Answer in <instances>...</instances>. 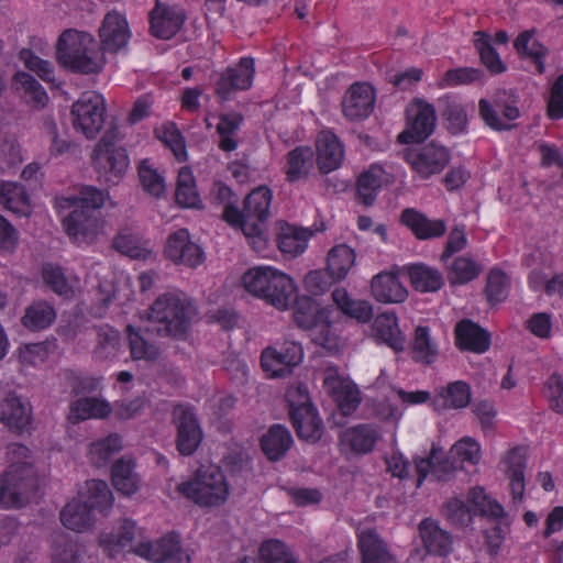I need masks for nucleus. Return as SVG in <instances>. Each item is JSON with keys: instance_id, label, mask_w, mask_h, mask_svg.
Segmentation results:
<instances>
[{"instance_id": "1", "label": "nucleus", "mask_w": 563, "mask_h": 563, "mask_svg": "<svg viewBox=\"0 0 563 563\" xmlns=\"http://www.w3.org/2000/svg\"><path fill=\"white\" fill-rule=\"evenodd\" d=\"M242 283L250 294L278 310H287L294 303L296 325L310 331L314 343L331 346L334 340L330 311L309 296H298V288L290 276L271 266H257L244 273Z\"/></svg>"}, {"instance_id": "2", "label": "nucleus", "mask_w": 563, "mask_h": 563, "mask_svg": "<svg viewBox=\"0 0 563 563\" xmlns=\"http://www.w3.org/2000/svg\"><path fill=\"white\" fill-rule=\"evenodd\" d=\"M107 197V191L86 185L80 188L77 196L63 197L58 200L60 208L71 209L63 219V227L70 240L84 242L98 233V210L103 207Z\"/></svg>"}, {"instance_id": "3", "label": "nucleus", "mask_w": 563, "mask_h": 563, "mask_svg": "<svg viewBox=\"0 0 563 563\" xmlns=\"http://www.w3.org/2000/svg\"><path fill=\"white\" fill-rule=\"evenodd\" d=\"M197 309L184 292H166L158 296L147 311V319L158 335L186 339Z\"/></svg>"}, {"instance_id": "4", "label": "nucleus", "mask_w": 563, "mask_h": 563, "mask_svg": "<svg viewBox=\"0 0 563 563\" xmlns=\"http://www.w3.org/2000/svg\"><path fill=\"white\" fill-rule=\"evenodd\" d=\"M56 59L76 74H98L103 68L102 54L97 41L87 32L66 30L58 37Z\"/></svg>"}, {"instance_id": "5", "label": "nucleus", "mask_w": 563, "mask_h": 563, "mask_svg": "<svg viewBox=\"0 0 563 563\" xmlns=\"http://www.w3.org/2000/svg\"><path fill=\"white\" fill-rule=\"evenodd\" d=\"M177 492L202 508H214L227 501L230 486L221 467L208 464L200 465L190 479L179 483Z\"/></svg>"}, {"instance_id": "6", "label": "nucleus", "mask_w": 563, "mask_h": 563, "mask_svg": "<svg viewBox=\"0 0 563 563\" xmlns=\"http://www.w3.org/2000/svg\"><path fill=\"white\" fill-rule=\"evenodd\" d=\"M467 500L481 516L495 522L492 528L485 530V541L489 555L496 556L509 531V523L503 505L492 499L482 486L472 487L467 493Z\"/></svg>"}, {"instance_id": "7", "label": "nucleus", "mask_w": 563, "mask_h": 563, "mask_svg": "<svg viewBox=\"0 0 563 563\" xmlns=\"http://www.w3.org/2000/svg\"><path fill=\"white\" fill-rule=\"evenodd\" d=\"M286 398L290 421L298 438L309 442L319 441L323 432L322 420L310 401L307 388L299 386L295 390H288Z\"/></svg>"}, {"instance_id": "8", "label": "nucleus", "mask_w": 563, "mask_h": 563, "mask_svg": "<svg viewBox=\"0 0 563 563\" xmlns=\"http://www.w3.org/2000/svg\"><path fill=\"white\" fill-rule=\"evenodd\" d=\"M91 161L98 178L108 185H118L130 167L126 150L106 136L96 144Z\"/></svg>"}, {"instance_id": "9", "label": "nucleus", "mask_w": 563, "mask_h": 563, "mask_svg": "<svg viewBox=\"0 0 563 563\" xmlns=\"http://www.w3.org/2000/svg\"><path fill=\"white\" fill-rule=\"evenodd\" d=\"M255 74V59L251 56L241 57L238 63L219 73L214 82V95L222 102L233 100L236 93L252 88Z\"/></svg>"}, {"instance_id": "10", "label": "nucleus", "mask_w": 563, "mask_h": 563, "mask_svg": "<svg viewBox=\"0 0 563 563\" xmlns=\"http://www.w3.org/2000/svg\"><path fill=\"white\" fill-rule=\"evenodd\" d=\"M103 97L96 91H85L71 106L73 125L87 139H95L104 123Z\"/></svg>"}, {"instance_id": "11", "label": "nucleus", "mask_w": 563, "mask_h": 563, "mask_svg": "<svg viewBox=\"0 0 563 563\" xmlns=\"http://www.w3.org/2000/svg\"><path fill=\"white\" fill-rule=\"evenodd\" d=\"M302 360L303 349L301 344L286 340L262 351L261 366L267 377L280 378L292 374Z\"/></svg>"}, {"instance_id": "12", "label": "nucleus", "mask_w": 563, "mask_h": 563, "mask_svg": "<svg viewBox=\"0 0 563 563\" xmlns=\"http://www.w3.org/2000/svg\"><path fill=\"white\" fill-rule=\"evenodd\" d=\"M406 129L397 140L401 144L421 143L434 131L437 114L433 104L423 99H416L406 111Z\"/></svg>"}, {"instance_id": "13", "label": "nucleus", "mask_w": 563, "mask_h": 563, "mask_svg": "<svg viewBox=\"0 0 563 563\" xmlns=\"http://www.w3.org/2000/svg\"><path fill=\"white\" fill-rule=\"evenodd\" d=\"M450 159L451 154L448 147L435 142L427 143L406 155L412 172L422 180L440 174Z\"/></svg>"}, {"instance_id": "14", "label": "nucleus", "mask_w": 563, "mask_h": 563, "mask_svg": "<svg viewBox=\"0 0 563 563\" xmlns=\"http://www.w3.org/2000/svg\"><path fill=\"white\" fill-rule=\"evenodd\" d=\"M186 20L187 13L181 5L156 0L148 12L150 33L159 40H170L179 33Z\"/></svg>"}, {"instance_id": "15", "label": "nucleus", "mask_w": 563, "mask_h": 563, "mask_svg": "<svg viewBox=\"0 0 563 563\" xmlns=\"http://www.w3.org/2000/svg\"><path fill=\"white\" fill-rule=\"evenodd\" d=\"M133 552L154 563H190V558L181 548L180 538L170 532L155 542H140Z\"/></svg>"}, {"instance_id": "16", "label": "nucleus", "mask_w": 563, "mask_h": 563, "mask_svg": "<svg viewBox=\"0 0 563 563\" xmlns=\"http://www.w3.org/2000/svg\"><path fill=\"white\" fill-rule=\"evenodd\" d=\"M177 426L176 449L184 456L192 455L202 441V429L190 406L178 405L174 409Z\"/></svg>"}, {"instance_id": "17", "label": "nucleus", "mask_w": 563, "mask_h": 563, "mask_svg": "<svg viewBox=\"0 0 563 563\" xmlns=\"http://www.w3.org/2000/svg\"><path fill=\"white\" fill-rule=\"evenodd\" d=\"M376 103V91L368 82H354L346 90L342 111L350 121H363L374 111Z\"/></svg>"}, {"instance_id": "18", "label": "nucleus", "mask_w": 563, "mask_h": 563, "mask_svg": "<svg viewBox=\"0 0 563 563\" xmlns=\"http://www.w3.org/2000/svg\"><path fill=\"white\" fill-rule=\"evenodd\" d=\"M0 422L10 432L22 434L33 429V410L29 401L10 393L0 406Z\"/></svg>"}, {"instance_id": "19", "label": "nucleus", "mask_w": 563, "mask_h": 563, "mask_svg": "<svg viewBox=\"0 0 563 563\" xmlns=\"http://www.w3.org/2000/svg\"><path fill=\"white\" fill-rule=\"evenodd\" d=\"M165 255L176 264H184L192 268L199 266L205 260L202 249L190 241L187 229H179L168 236Z\"/></svg>"}, {"instance_id": "20", "label": "nucleus", "mask_w": 563, "mask_h": 563, "mask_svg": "<svg viewBox=\"0 0 563 563\" xmlns=\"http://www.w3.org/2000/svg\"><path fill=\"white\" fill-rule=\"evenodd\" d=\"M418 474L417 486L420 487L427 476L432 474L438 481H448L457 468L456 461L445 454V452L432 444L431 451L427 457L415 460Z\"/></svg>"}, {"instance_id": "21", "label": "nucleus", "mask_w": 563, "mask_h": 563, "mask_svg": "<svg viewBox=\"0 0 563 563\" xmlns=\"http://www.w3.org/2000/svg\"><path fill=\"white\" fill-rule=\"evenodd\" d=\"M400 223L419 241L439 239L446 232L443 219H430L415 208H406L400 213Z\"/></svg>"}, {"instance_id": "22", "label": "nucleus", "mask_w": 563, "mask_h": 563, "mask_svg": "<svg viewBox=\"0 0 563 563\" xmlns=\"http://www.w3.org/2000/svg\"><path fill=\"white\" fill-rule=\"evenodd\" d=\"M378 440V429L371 423H360L350 427L340 434L342 452H349L355 455L371 453Z\"/></svg>"}, {"instance_id": "23", "label": "nucleus", "mask_w": 563, "mask_h": 563, "mask_svg": "<svg viewBox=\"0 0 563 563\" xmlns=\"http://www.w3.org/2000/svg\"><path fill=\"white\" fill-rule=\"evenodd\" d=\"M454 341L460 351L477 354L488 351L492 343L489 332L470 319H462L455 324Z\"/></svg>"}, {"instance_id": "24", "label": "nucleus", "mask_w": 563, "mask_h": 563, "mask_svg": "<svg viewBox=\"0 0 563 563\" xmlns=\"http://www.w3.org/2000/svg\"><path fill=\"white\" fill-rule=\"evenodd\" d=\"M479 117L486 126L493 131H510L515 124L510 123L519 118L520 111L515 102L490 103L486 99L478 101Z\"/></svg>"}, {"instance_id": "25", "label": "nucleus", "mask_w": 563, "mask_h": 563, "mask_svg": "<svg viewBox=\"0 0 563 563\" xmlns=\"http://www.w3.org/2000/svg\"><path fill=\"white\" fill-rule=\"evenodd\" d=\"M317 162L322 174L338 169L345 156L344 145L331 130H322L316 141Z\"/></svg>"}, {"instance_id": "26", "label": "nucleus", "mask_w": 563, "mask_h": 563, "mask_svg": "<svg viewBox=\"0 0 563 563\" xmlns=\"http://www.w3.org/2000/svg\"><path fill=\"white\" fill-rule=\"evenodd\" d=\"M37 481L13 475V471H5L0 477V507L20 508L24 497L36 488Z\"/></svg>"}, {"instance_id": "27", "label": "nucleus", "mask_w": 563, "mask_h": 563, "mask_svg": "<svg viewBox=\"0 0 563 563\" xmlns=\"http://www.w3.org/2000/svg\"><path fill=\"white\" fill-rule=\"evenodd\" d=\"M99 35L104 51L119 52L131 37L126 18L117 11L108 12L102 21Z\"/></svg>"}, {"instance_id": "28", "label": "nucleus", "mask_w": 563, "mask_h": 563, "mask_svg": "<svg viewBox=\"0 0 563 563\" xmlns=\"http://www.w3.org/2000/svg\"><path fill=\"white\" fill-rule=\"evenodd\" d=\"M503 462L506 464V475L509 479V490L515 505L523 500L526 492L525 471L527 467V451L522 446L510 449Z\"/></svg>"}, {"instance_id": "29", "label": "nucleus", "mask_w": 563, "mask_h": 563, "mask_svg": "<svg viewBox=\"0 0 563 563\" xmlns=\"http://www.w3.org/2000/svg\"><path fill=\"white\" fill-rule=\"evenodd\" d=\"M324 386L343 416H350L357 410L362 399L356 386L345 383L336 375L325 376Z\"/></svg>"}, {"instance_id": "30", "label": "nucleus", "mask_w": 563, "mask_h": 563, "mask_svg": "<svg viewBox=\"0 0 563 563\" xmlns=\"http://www.w3.org/2000/svg\"><path fill=\"white\" fill-rule=\"evenodd\" d=\"M372 334L378 343L386 344L395 352H402L405 349L406 340L394 312L379 313L373 321Z\"/></svg>"}, {"instance_id": "31", "label": "nucleus", "mask_w": 563, "mask_h": 563, "mask_svg": "<svg viewBox=\"0 0 563 563\" xmlns=\"http://www.w3.org/2000/svg\"><path fill=\"white\" fill-rule=\"evenodd\" d=\"M357 547L362 563H396L386 542L373 529H365L357 533Z\"/></svg>"}, {"instance_id": "32", "label": "nucleus", "mask_w": 563, "mask_h": 563, "mask_svg": "<svg viewBox=\"0 0 563 563\" xmlns=\"http://www.w3.org/2000/svg\"><path fill=\"white\" fill-rule=\"evenodd\" d=\"M373 297L384 303L404 302L408 291L399 280L396 273L382 272L375 275L371 284Z\"/></svg>"}, {"instance_id": "33", "label": "nucleus", "mask_w": 563, "mask_h": 563, "mask_svg": "<svg viewBox=\"0 0 563 563\" xmlns=\"http://www.w3.org/2000/svg\"><path fill=\"white\" fill-rule=\"evenodd\" d=\"M273 191L267 186L254 188L244 199V210L250 222L261 225V238L264 233V227L271 214Z\"/></svg>"}, {"instance_id": "34", "label": "nucleus", "mask_w": 563, "mask_h": 563, "mask_svg": "<svg viewBox=\"0 0 563 563\" xmlns=\"http://www.w3.org/2000/svg\"><path fill=\"white\" fill-rule=\"evenodd\" d=\"M12 87L33 109H44L48 103V95L45 88L29 73L19 70L12 77Z\"/></svg>"}, {"instance_id": "35", "label": "nucleus", "mask_w": 563, "mask_h": 563, "mask_svg": "<svg viewBox=\"0 0 563 563\" xmlns=\"http://www.w3.org/2000/svg\"><path fill=\"white\" fill-rule=\"evenodd\" d=\"M314 152L310 146L298 145L286 155L284 173L287 183L307 178L314 165Z\"/></svg>"}, {"instance_id": "36", "label": "nucleus", "mask_w": 563, "mask_h": 563, "mask_svg": "<svg viewBox=\"0 0 563 563\" xmlns=\"http://www.w3.org/2000/svg\"><path fill=\"white\" fill-rule=\"evenodd\" d=\"M419 532L428 553L446 556L451 552L452 536L441 529L433 519H423L419 525Z\"/></svg>"}, {"instance_id": "37", "label": "nucleus", "mask_w": 563, "mask_h": 563, "mask_svg": "<svg viewBox=\"0 0 563 563\" xmlns=\"http://www.w3.org/2000/svg\"><path fill=\"white\" fill-rule=\"evenodd\" d=\"M410 356L413 362L422 365H432L439 357V344L432 338L431 330L427 325H418L415 329L410 343Z\"/></svg>"}, {"instance_id": "38", "label": "nucleus", "mask_w": 563, "mask_h": 563, "mask_svg": "<svg viewBox=\"0 0 563 563\" xmlns=\"http://www.w3.org/2000/svg\"><path fill=\"white\" fill-rule=\"evenodd\" d=\"M84 495L82 503L89 506L90 511H99L107 515L113 506V494L107 482L102 479H90L79 490L78 496Z\"/></svg>"}, {"instance_id": "39", "label": "nucleus", "mask_w": 563, "mask_h": 563, "mask_svg": "<svg viewBox=\"0 0 563 563\" xmlns=\"http://www.w3.org/2000/svg\"><path fill=\"white\" fill-rule=\"evenodd\" d=\"M218 119V147L222 152L231 153L239 147V131L244 123V117L239 112H227L219 114Z\"/></svg>"}, {"instance_id": "40", "label": "nucleus", "mask_w": 563, "mask_h": 563, "mask_svg": "<svg viewBox=\"0 0 563 563\" xmlns=\"http://www.w3.org/2000/svg\"><path fill=\"white\" fill-rule=\"evenodd\" d=\"M442 264L452 286L466 285L478 278L483 271V266L470 255H459Z\"/></svg>"}, {"instance_id": "41", "label": "nucleus", "mask_w": 563, "mask_h": 563, "mask_svg": "<svg viewBox=\"0 0 563 563\" xmlns=\"http://www.w3.org/2000/svg\"><path fill=\"white\" fill-rule=\"evenodd\" d=\"M289 430L283 424H273L260 440V445L269 461L280 460L292 444Z\"/></svg>"}, {"instance_id": "42", "label": "nucleus", "mask_w": 563, "mask_h": 563, "mask_svg": "<svg viewBox=\"0 0 563 563\" xmlns=\"http://www.w3.org/2000/svg\"><path fill=\"white\" fill-rule=\"evenodd\" d=\"M84 495L68 501L60 511L59 518L63 526L76 532H82L92 527L95 516L89 506L82 503Z\"/></svg>"}, {"instance_id": "43", "label": "nucleus", "mask_w": 563, "mask_h": 563, "mask_svg": "<svg viewBox=\"0 0 563 563\" xmlns=\"http://www.w3.org/2000/svg\"><path fill=\"white\" fill-rule=\"evenodd\" d=\"M536 30H525L518 34L514 41V48L520 57L529 58L536 65L538 73L541 75L545 70V57L549 53L538 40H533Z\"/></svg>"}, {"instance_id": "44", "label": "nucleus", "mask_w": 563, "mask_h": 563, "mask_svg": "<svg viewBox=\"0 0 563 563\" xmlns=\"http://www.w3.org/2000/svg\"><path fill=\"white\" fill-rule=\"evenodd\" d=\"M311 238V232L289 223H283L277 234V245L282 253L296 257L302 254Z\"/></svg>"}, {"instance_id": "45", "label": "nucleus", "mask_w": 563, "mask_h": 563, "mask_svg": "<svg viewBox=\"0 0 563 563\" xmlns=\"http://www.w3.org/2000/svg\"><path fill=\"white\" fill-rule=\"evenodd\" d=\"M412 287L420 292H435L444 285V279L438 268L423 263L406 266Z\"/></svg>"}, {"instance_id": "46", "label": "nucleus", "mask_w": 563, "mask_h": 563, "mask_svg": "<svg viewBox=\"0 0 563 563\" xmlns=\"http://www.w3.org/2000/svg\"><path fill=\"white\" fill-rule=\"evenodd\" d=\"M223 220L231 227L240 229L255 250L265 246L266 241L264 238H261V225L250 222L244 208L240 210L238 207L228 203L223 210Z\"/></svg>"}, {"instance_id": "47", "label": "nucleus", "mask_w": 563, "mask_h": 563, "mask_svg": "<svg viewBox=\"0 0 563 563\" xmlns=\"http://www.w3.org/2000/svg\"><path fill=\"white\" fill-rule=\"evenodd\" d=\"M134 468V461L126 457L117 460L111 467L112 484L124 496H132L139 490L140 477Z\"/></svg>"}, {"instance_id": "48", "label": "nucleus", "mask_w": 563, "mask_h": 563, "mask_svg": "<svg viewBox=\"0 0 563 563\" xmlns=\"http://www.w3.org/2000/svg\"><path fill=\"white\" fill-rule=\"evenodd\" d=\"M69 420L74 423L88 419H104L112 412L110 404L95 397L79 398L70 404Z\"/></svg>"}, {"instance_id": "49", "label": "nucleus", "mask_w": 563, "mask_h": 563, "mask_svg": "<svg viewBox=\"0 0 563 563\" xmlns=\"http://www.w3.org/2000/svg\"><path fill=\"white\" fill-rule=\"evenodd\" d=\"M331 296L336 308L345 316L354 318L362 323L372 319V305L366 300L353 299L345 288H335Z\"/></svg>"}, {"instance_id": "50", "label": "nucleus", "mask_w": 563, "mask_h": 563, "mask_svg": "<svg viewBox=\"0 0 563 563\" xmlns=\"http://www.w3.org/2000/svg\"><path fill=\"white\" fill-rule=\"evenodd\" d=\"M473 44L479 55L481 63L493 75H499L507 70L499 53L492 44V37L486 31H476L473 35Z\"/></svg>"}, {"instance_id": "51", "label": "nucleus", "mask_w": 563, "mask_h": 563, "mask_svg": "<svg viewBox=\"0 0 563 563\" xmlns=\"http://www.w3.org/2000/svg\"><path fill=\"white\" fill-rule=\"evenodd\" d=\"M0 207L19 217H27L31 212L30 198L24 188L16 183L0 185Z\"/></svg>"}, {"instance_id": "52", "label": "nucleus", "mask_w": 563, "mask_h": 563, "mask_svg": "<svg viewBox=\"0 0 563 563\" xmlns=\"http://www.w3.org/2000/svg\"><path fill=\"white\" fill-rule=\"evenodd\" d=\"M383 174L382 167L372 165L358 176L356 196L357 200L364 206L369 207L376 200L383 186Z\"/></svg>"}, {"instance_id": "53", "label": "nucleus", "mask_w": 563, "mask_h": 563, "mask_svg": "<svg viewBox=\"0 0 563 563\" xmlns=\"http://www.w3.org/2000/svg\"><path fill=\"white\" fill-rule=\"evenodd\" d=\"M55 319V308L45 300H37L25 309L21 323L27 330L35 332L47 329Z\"/></svg>"}, {"instance_id": "54", "label": "nucleus", "mask_w": 563, "mask_h": 563, "mask_svg": "<svg viewBox=\"0 0 563 563\" xmlns=\"http://www.w3.org/2000/svg\"><path fill=\"white\" fill-rule=\"evenodd\" d=\"M97 342L92 351L96 360L107 361L117 357L121 346L120 332L109 324L96 328Z\"/></svg>"}, {"instance_id": "55", "label": "nucleus", "mask_w": 563, "mask_h": 563, "mask_svg": "<svg viewBox=\"0 0 563 563\" xmlns=\"http://www.w3.org/2000/svg\"><path fill=\"white\" fill-rule=\"evenodd\" d=\"M443 104L441 115L450 133L463 134L467 131V114L464 106L455 98L445 96L440 99Z\"/></svg>"}, {"instance_id": "56", "label": "nucleus", "mask_w": 563, "mask_h": 563, "mask_svg": "<svg viewBox=\"0 0 563 563\" xmlns=\"http://www.w3.org/2000/svg\"><path fill=\"white\" fill-rule=\"evenodd\" d=\"M470 385L464 380H454L442 387L435 400H441L445 409H464L471 402Z\"/></svg>"}, {"instance_id": "57", "label": "nucleus", "mask_w": 563, "mask_h": 563, "mask_svg": "<svg viewBox=\"0 0 563 563\" xmlns=\"http://www.w3.org/2000/svg\"><path fill=\"white\" fill-rule=\"evenodd\" d=\"M7 456L10 463L7 471H13V475L36 479L30 449L21 443H11L7 448Z\"/></svg>"}, {"instance_id": "58", "label": "nucleus", "mask_w": 563, "mask_h": 563, "mask_svg": "<svg viewBox=\"0 0 563 563\" xmlns=\"http://www.w3.org/2000/svg\"><path fill=\"white\" fill-rule=\"evenodd\" d=\"M510 279L499 267L489 269L486 277L484 295L490 306L505 301L509 295Z\"/></svg>"}, {"instance_id": "59", "label": "nucleus", "mask_w": 563, "mask_h": 563, "mask_svg": "<svg viewBox=\"0 0 563 563\" xmlns=\"http://www.w3.org/2000/svg\"><path fill=\"white\" fill-rule=\"evenodd\" d=\"M354 263V250L345 244L333 246L327 257V267L338 280H342L347 276Z\"/></svg>"}, {"instance_id": "60", "label": "nucleus", "mask_w": 563, "mask_h": 563, "mask_svg": "<svg viewBox=\"0 0 563 563\" xmlns=\"http://www.w3.org/2000/svg\"><path fill=\"white\" fill-rule=\"evenodd\" d=\"M122 450V438L118 433H111L89 445L88 455L91 463L102 466L118 452Z\"/></svg>"}, {"instance_id": "61", "label": "nucleus", "mask_w": 563, "mask_h": 563, "mask_svg": "<svg viewBox=\"0 0 563 563\" xmlns=\"http://www.w3.org/2000/svg\"><path fill=\"white\" fill-rule=\"evenodd\" d=\"M79 558L80 547L77 540L64 532H58L53 537L52 563H78Z\"/></svg>"}, {"instance_id": "62", "label": "nucleus", "mask_w": 563, "mask_h": 563, "mask_svg": "<svg viewBox=\"0 0 563 563\" xmlns=\"http://www.w3.org/2000/svg\"><path fill=\"white\" fill-rule=\"evenodd\" d=\"M258 558L262 563H299L291 549L278 539L263 541L258 548Z\"/></svg>"}, {"instance_id": "63", "label": "nucleus", "mask_w": 563, "mask_h": 563, "mask_svg": "<svg viewBox=\"0 0 563 563\" xmlns=\"http://www.w3.org/2000/svg\"><path fill=\"white\" fill-rule=\"evenodd\" d=\"M42 278L45 285L55 294L64 298H70L74 296V285L66 277L64 268L59 265L52 263L44 264L42 267Z\"/></svg>"}, {"instance_id": "64", "label": "nucleus", "mask_w": 563, "mask_h": 563, "mask_svg": "<svg viewBox=\"0 0 563 563\" xmlns=\"http://www.w3.org/2000/svg\"><path fill=\"white\" fill-rule=\"evenodd\" d=\"M155 134L173 152L178 162H185L188 158L185 137L174 122L162 124L155 130Z\"/></svg>"}]
</instances>
